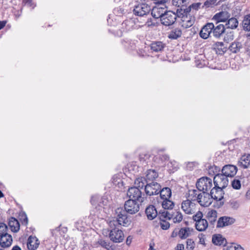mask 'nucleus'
Returning a JSON list of instances; mask_svg holds the SVG:
<instances>
[{
  "mask_svg": "<svg viewBox=\"0 0 250 250\" xmlns=\"http://www.w3.org/2000/svg\"><path fill=\"white\" fill-rule=\"evenodd\" d=\"M166 12L165 8L155 6L153 8L151 11V15L154 18H160V20H161V18Z\"/></svg>",
  "mask_w": 250,
  "mask_h": 250,
  "instance_id": "nucleus-21",
  "label": "nucleus"
},
{
  "mask_svg": "<svg viewBox=\"0 0 250 250\" xmlns=\"http://www.w3.org/2000/svg\"><path fill=\"white\" fill-rule=\"evenodd\" d=\"M146 213L147 218L152 220L158 215V212L153 206H149L146 209Z\"/></svg>",
  "mask_w": 250,
  "mask_h": 250,
  "instance_id": "nucleus-23",
  "label": "nucleus"
},
{
  "mask_svg": "<svg viewBox=\"0 0 250 250\" xmlns=\"http://www.w3.org/2000/svg\"><path fill=\"white\" fill-rule=\"evenodd\" d=\"M194 194L197 195V191L196 190H190L188 199L183 201L181 204V208L186 214H191L195 212L196 205L192 201V200L190 198H193V195Z\"/></svg>",
  "mask_w": 250,
  "mask_h": 250,
  "instance_id": "nucleus-1",
  "label": "nucleus"
},
{
  "mask_svg": "<svg viewBox=\"0 0 250 250\" xmlns=\"http://www.w3.org/2000/svg\"><path fill=\"white\" fill-rule=\"evenodd\" d=\"M234 39V34L233 32H227L225 37L224 40L227 42L232 41Z\"/></svg>",
  "mask_w": 250,
  "mask_h": 250,
  "instance_id": "nucleus-44",
  "label": "nucleus"
},
{
  "mask_svg": "<svg viewBox=\"0 0 250 250\" xmlns=\"http://www.w3.org/2000/svg\"><path fill=\"white\" fill-rule=\"evenodd\" d=\"M193 198H190L191 199L194 201L197 200L199 204L202 207H208L212 203V198L210 194L206 192H203L199 194L193 195Z\"/></svg>",
  "mask_w": 250,
  "mask_h": 250,
  "instance_id": "nucleus-3",
  "label": "nucleus"
},
{
  "mask_svg": "<svg viewBox=\"0 0 250 250\" xmlns=\"http://www.w3.org/2000/svg\"><path fill=\"white\" fill-rule=\"evenodd\" d=\"M203 213L202 212L199 211H198L195 215L192 216L193 220L197 223L199 222V221L203 219Z\"/></svg>",
  "mask_w": 250,
  "mask_h": 250,
  "instance_id": "nucleus-46",
  "label": "nucleus"
},
{
  "mask_svg": "<svg viewBox=\"0 0 250 250\" xmlns=\"http://www.w3.org/2000/svg\"><path fill=\"white\" fill-rule=\"evenodd\" d=\"M40 242L36 236H30L27 244L29 250H36L39 247Z\"/></svg>",
  "mask_w": 250,
  "mask_h": 250,
  "instance_id": "nucleus-19",
  "label": "nucleus"
},
{
  "mask_svg": "<svg viewBox=\"0 0 250 250\" xmlns=\"http://www.w3.org/2000/svg\"><path fill=\"white\" fill-rule=\"evenodd\" d=\"M189 0H172L173 6L182 8L186 7L189 3Z\"/></svg>",
  "mask_w": 250,
  "mask_h": 250,
  "instance_id": "nucleus-35",
  "label": "nucleus"
},
{
  "mask_svg": "<svg viewBox=\"0 0 250 250\" xmlns=\"http://www.w3.org/2000/svg\"><path fill=\"white\" fill-rule=\"evenodd\" d=\"M184 249V246L183 244H179L177 245L176 250H183Z\"/></svg>",
  "mask_w": 250,
  "mask_h": 250,
  "instance_id": "nucleus-56",
  "label": "nucleus"
},
{
  "mask_svg": "<svg viewBox=\"0 0 250 250\" xmlns=\"http://www.w3.org/2000/svg\"><path fill=\"white\" fill-rule=\"evenodd\" d=\"M98 243L103 248H107L109 247V244L103 239H99Z\"/></svg>",
  "mask_w": 250,
  "mask_h": 250,
  "instance_id": "nucleus-52",
  "label": "nucleus"
},
{
  "mask_svg": "<svg viewBox=\"0 0 250 250\" xmlns=\"http://www.w3.org/2000/svg\"><path fill=\"white\" fill-rule=\"evenodd\" d=\"M127 195L129 199H133L140 203L144 201V198L142 196V192L137 187H131L127 191Z\"/></svg>",
  "mask_w": 250,
  "mask_h": 250,
  "instance_id": "nucleus-8",
  "label": "nucleus"
},
{
  "mask_svg": "<svg viewBox=\"0 0 250 250\" xmlns=\"http://www.w3.org/2000/svg\"><path fill=\"white\" fill-rule=\"evenodd\" d=\"M7 227L5 224L0 222V236L7 233Z\"/></svg>",
  "mask_w": 250,
  "mask_h": 250,
  "instance_id": "nucleus-48",
  "label": "nucleus"
},
{
  "mask_svg": "<svg viewBox=\"0 0 250 250\" xmlns=\"http://www.w3.org/2000/svg\"><path fill=\"white\" fill-rule=\"evenodd\" d=\"M217 217V212L215 210L212 209L209 210L207 215V218L211 223H213L216 220Z\"/></svg>",
  "mask_w": 250,
  "mask_h": 250,
  "instance_id": "nucleus-34",
  "label": "nucleus"
},
{
  "mask_svg": "<svg viewBox=\"0 0 250 250\" xmlns=\"http://www.w3.org/2000/svg\"><path fill=\"white\" fill-rule=\"evenodd\" d=\"M140 202L135 200L129 199L125 202V211L130 214H135L139 211L140 209Z\"/></svg>",
  "mask_w": 250,
  "mask_h": 250,
  "instance_id": "nucleus-6",
  "label": "nucleus"
},
{
  "mask_svg": "<svg viewBox=\"0 0 250 250\" xmlns=\"http://www.w3.org/2000/svg\"><path fill=\"white\" fill-rule=\"evenodd\" d=\"M242 26L245 31H250V14L244 16L242 21Z\"/></svg>",
  "mask_w": 250,
  "mask_h": 250,
  "instance_id": "nucleus-31",
  "label": "nucleus"
},
{
  "mask_svg": "<svg viewBox=\"0 0 250 250\" xmlns=\"http://www.w3.org/2000/svg\"><path fill=\"white\" fill-rule=\"evenodd\" d=\"M0 237V246L2 248H7L11 245L13 240L11 235L6 233Z\"/></svg>",
  "mask_w": 250,
  "mask_h": 250,
  "instance_id": "nucleus-17",
  "label": "nucleus"
},
{
  "mask_svg": "<svg viewBox=\"0 0 250 250\" xmlns=\"http://www.w3.org/2000/svg\"><path fill=\"white\" fill-rule=\"evenodd\" d=\"M241 48V44L239 42H234L229 45V50L232 53H236L239 51Z\"/></svg>",
  "mask_w": 250,
  "mask_h": 250,
  "instance_id": "nucleus-33",
  "label": "nucleus"
},
{
  "mask_svg": "<svg viewBox=\"0 0 250 250\" xmlns=\"http://www.w3.org/2000/svg\"><path fill=\"white\" fill-rule=\"evenodd\" d=\"M238 21L236 18H231L228 19V21L226 25L227 27L230 29H235L237 27Z\"/></svg>",
  "mask_w": 250,
  "mask_h": 250,
  "instance_id": "nucleus-36",
  "label": "nucleus"
},
{
  "mask_svg": "<svg viewBox=\"0 0 250 250\" xmlns=\"http://www.w3.org/2000/svg\"><path fill=\"white\" fill-rule=\"evenodd\" d=\"M246 198H248V199H250V190H249L247 192V193H246Z\"/></svg>",
  "mask_w": 250,
  "mask_h": 250,
  "instance_id": "nucleus-62",
  "label": "nucleus"
},
{
  "mask_svg": "<svg viewBox=\"0 0 250 250\" xmlns=\"http://www.w3.org/2000/svg\"><path fill=\"white\" fill-rule=\"evenodd\" d=\"M181 31L180 30L176 29L172 31L168 35V37L172 39H176L181 35Z\"/></svg>",
  "mask_w": 250,
  "mask_h": 250,
  "instance_id": "nucleus-42",
  "label": "nucleus"
},
{
  "mask_svg": "<svg viewBox=\"0 0 250 250\" xmlns=\"http://www.w3.org/2000/svg\"><path fill=\"white\" fill-rule=\"evenodd\" d=\"M232 188L235 189H240L241 188V183L240 180L235 178L231 182Z\"/></svg>",
  "mask_w": 250,
  "mask_h": 250,
  "instance_id": "nucleus-43",
  "label": "nucleus"
},
{
  "mask_svg": "<svg viewBox=\"0 0 250 250\" xmlns=\"http://www.w3.org/2000/svg\"><path fill=\"white\" fill-rule=\"evenodd\" d=\"M108 204V201L106 198L105 197H101L100 198V201L98 203V206L99 207H101L104 208V206H107Z\"/></svg>",
  "mask_w": 250,
  "mask_h": 250,
  "instance_id": "nucleus-45",
  "label": "nucleus"
},
{
  "mask_svg": "<svg viewBox=\"0 0 250 250\" xmlns=\"http://www.w3.org/2000/svg\"><path fill=\"white\" fill-rule=\"evenodd\" d=\"M12 250H21V249L18 246H14Z\"/></svg>",
  "mask_w": 250,
  "mask_h": 250,
  "instance_id": "nucleus-64",
  "label": "nucleus"
},
{
  "mask_svg": "<svg viewBox=\"0 0 250 250\" xmlns=\"http://www.w3.org/2000/svg\"><path fill=\"white\" fill-rule=\"evenodd\" d=\"M22 223L24 224L25 225H27L28 223V219L26 215L25 216V218L23 220Z\"/></svg>",
  "mask_w": 250,
  "mask_h": 250,
  "instance_id": "nucleus-60",
  "label": "nucleus"
},
{
  "mask_svg": "<svg viewBox=\"0 0 250 250\" xmlns=\"http://www.w3.org/2000/svg\"><path fill=\"white\" fill-rule=\"evenodd\" d=\"M224 191L222 188H212L210 191V197L216 201L221 200L224 197Z\"/></svg>",
  "mask_w": 250,
  "mask_h": 250,
  "instance_id": "nucleus-15",
  "label": "nucleus"
},
{
  "mask_svg": "<svg viewBox=\"0 0 250 250\" xmlns=\"http://www.w3.org/2000/svg\"><path fill=\"white\" fill-rule=\"evenodd\" d=\"M146 177L147 179L151 181L156 178L158 177V174L155 170L149 169L147 171Z\"/></svg>",
  "mask_w": 250,
  "mask_h": 250,
  "instance_id": "nucleus-41",
  "label": "nucleus"
},
{
  "mask_svg": "<svg viewBox=\"0 0 250 250\" xmlns=\"http://www.w3.org/2000/svg\"><path fill=\"white\" fill-rule=\"evenodd\" d=\"M230 15L227 11H222L216 13L213 18V19L216 22H225L228 20Z\"/></svg>",
  "mask_w": 250,
  "mask_h": 250,
  "instance_id": "nucleus-18",
  "label": "nucleus"
},
{
  "mask_svg": "<svg viewBox=\"0 0 250 250\" xmlns=\"http://www.w3.org/2000/svg\"><path fill=\"white\" fill-rule=\"evenodd\" d=\"M222 172V174L224 175L227 178L228 177H232L237 172V167L233 165H226L223 167Z\"/></svg>",
  "mask_w": 250,
  "mask_h": 250,
  "instance_id": "nucleus-14",
  "label": "nucleus"
},
{
  "mask_svg": "<svg viewBox=\"0 0 250 250\" xmlns=\"http://www.w3.org/2000/svg\"><path fill=\"white\" fill-rule=\"evenodd\" d=\"M195 247L194 242L191 239H188L187 240L186 248L188 250H192Z\"/></svg>",
  "mask_w": 250,
  "mask_h": 250,
  "instance_id": "nucleus-47",
  "label": "nucleus"
},
{
  "mask_svg": "<svg viewBox=\"0 0 250 250\" xmlns=\"http://www.w3.org/2000/svg\"><path fill=\"white\" fill-rule=\"evenodd\" d=\"M158 203H160L165 209H172L174 207V202L170 199L159 200Z\"/></svg>",
  "mask_w": 250,
  "mask_h": 250,
  "instance_id": "nucleus-24",
  "label": "nucleus"
},
{
  "mask_svg": "<svg viewBox=\"0 0 250 250\" xmlns=\"http://www.w3.org/2000/svg\"><path fill=\"white\" fill-rule=\"evenodd\" d=\"M214 28V24L212 23L206 24L200 32V37L204 39H208L211 33H212V29Z\"/></svg>",
  "mask_w": 250,
  "mask_h": 250,
  "instance_id": "nucleus-13",
  "label": "nucleus"
},
{
  "mask_svg": "<svg viewBox=\"0 0 250 250\" xmlns=\"http://www.w3.org/2000/svg\"><path fill=\"white\" fill-rule=\"evenodd\" d=\"M224 250H244V249L240 245L232 243L226 246Z\"/></svg>",
  "mask_w": 250,
  "mask_h": 250,
  "instance_id": "nucleus-40",
  "label": "nucleus"
},
{
  "mask_svg": "<svg viewBox=\"0 0 250 250\" xmlns=\"http://www.w3.org/2000/svg\"><path fill=\"white\" fill-rule=\"evenodd\" d=\"M212 31L213 36L218 38L225 32V28L223 24H220L216 27L214 26Z\"/></svg>",
  "mask_w": 250,
  "mask_h": 250,
  "instance_id": "nucleus-25",
  "label": "nucleus"
},
{
  "mask_svg": "<svg viewBox=\"0 0 250 250\" xmlns=\"http://www.w3.org/2000/svg\"><path fill=\"white\" fill-rule=\"evenodd\" d=\"M214 47L216 50L217 53L219 54H224L228 49L227 46L225 45L223 42H216L214 44Z\"/></svg>",
  "mask_w": 250,
  "mask_h": 250,
  "instance_id": "nucleus-28",
  "label": "nucleus"
},
{
  "mask_svg": "<svg viewBox=\"0 0 250 250\" xmlns=\"http://www.w3.org/2000/svg\"><path fill=\"white\" fill-rule=\"evenodd\" d=\"M136 21H138V19H129L125 20L122 23V26L123 28H125V30L126 31L134 29H138L143 25L136 23Z\"/></svg>",
  "mask_w": 250,
  "mask_h": 250,
  "instance_id": "nucleus-10",
  "label": "nucleus"
},
{
  "mask_svg": "<svg viewBox=\"0 0 250 250\" xmlns=\"http://www.w3.org/2000/svg\"><path fill=\"white\" fill-rule=\"evenodd\" d=\"M238 166L244 168H247L250 167V154H244L238 161Z\"/></svg>",
  "mask_w": 250,
  "mask_h": 250,
  "instance_id": "nucleus-20",
  "label": "nucleus"
},
{
  "mask_svg": "<svg viewBox=\"0 0 250 250\" xmlns=\"http://www.w3.org/2000/svg\"><path fill=\"white\" fill-rule=\"evenodd\" d=\"M26 3L28 5H29L30 6H32L34 7L35 5H33V4L32 3V0H26Z\"/></svg>",
  "mask_w": 250,
  "mask_h": 250,
  "instance_id": "nucleus-59",
  "label": "nucleus"
},
{
  "mask_svg": "<svg viewBox=\"0 0 250 250\" xmlns=\"http://www.w3.org/2000/svg\"><path fill=\"white\" fill-rule=\"evenodd\" d=\"M208 227V221L205 219H203L199 221V222L195 223V228L196 229L200 231L205 230Z\"/></svg>",
  "mask_w": 250,
  "mask_h": 250,
  "instance_id": "nucleus-30",
  "label": "nucleus"
},
{
  "mask_svg": "<svg viewBox=\"0 0 250 250\" xmlns=\"http://www.w3.org/2000/svg\"><path fill=\"white\" fill-rule=\"evenodd\" d=\"M117 217L116 220L109 222V226L112 228L113 226L123 225L126 226L129 224V220L126 215V212L121 208H118L116 211Z\"/></svg>",
  "mask_w": 250,
  "mask_h": 250,
  "instance_id": "nucleus-2",
  "label": "nucleus"
},
{
  "mask_svg": "<svg viewBox=\"0 0 250 250\" xmlns=\"http://www.w3.org/2000/svg\"><path fill=\"white\" fill-rule=\"evenodd\" d=\"M121 181V178L118 175H114L112 178V182L114 185H117Z\"/></svg>",
  "mask_w": 250,
  "mask_h": 250,
  "instance_id": "nucleus-53",
  "label": "nucleus"
},
{
  "mask_svg": "<svg viewBox=\"0 0 250 250\" xmlns=\"http://www.w3.org/2000/svg\"><path fill=\"white\" fill-rule=\"evenodd\" d=\"M235 219L232 217L223 216L220 218L217 222V227L222 228L233 224Z\"/></svg>",
  "mask_w": 250,
  "mask_h": 250,
  "instance_id": "nucleus-16",
  "label": "nucleus"
},
{
  "mask_svg": "<svg viewBox=\"0 0 250 250\" xmlns=\"http://www.w3.org/2000/svg\"><path fill=\"white\" fill-rule=\"evenodd\" d=\"M171 219H172V221L174 223H179L182 221L183 219V215L180 211H177L172 214V217Z\"/></svg>",
  "mask_w": 250,
  "mask_h": 250,
  "instance_id": "nucleus-37",
  "label": "nucleus"
},
{
  "mask_svg": "<svg viewBox=\"0 0 250 250\" xmlns=\"http://www.w3.org/2000/svg\"><path fill=\"white\" fill-rule=\"evenodd\" d=\"M160 198L159 200L170 199L171 196V191L169 188H164L159 191Z\"/></svg>",
  "mask_w": 250,
  "mask_h": 250,
  "instance_id": "nucleus-27",
  "label": "nucleus"
},
{
  "mask_svg": "<svg viewBox=\"0 0 250 250\" xmlns=\"http://www.w3.org/2000/svg\"><path fill=\"white\" fill-rule=\"evenodd\" d=\"M167 165L169 167H173L172 169H171L172 170H176L177 168H178V164L175 161L169 163L167 164Z\"/></svg>",
  "mask_w": 250,
  "mask_h": 250,
  "instance_id": "nucleus-54",
  "label": "nucleus"
},
{
  "mask_svg": "<svg viewBox=\"0 0 250 250\" xmlns=\"http://www.w3.org/2000/svg\"><path fill=\"white\" fill-rule=\"evenodd\" d=\"M146 183V181L144 177H141L136 178L134 182L135 185L137 188H143Z\"/></svg>",
  "mask_w": 250,
  "mask_h": 250,
  "instance_id": "nucleus-39",
  "label": "nucleus"
},
{
  "mask_svg": "<svg viewBox=\"0 0 250 250\" xmlns=\"http://www.w3.org/2000/svg\"><path fill=\"white\" fill-rule=\"evenodd\" d=\"M193 231V229L190 228H184L181 229L178 231V235L181 239H186L191 235Z\"/></svg>",
  "mask_w": 250,
  "mask_h": 250,
  "instance_id": "nucleus-26",
  "label": "nucleus"
},
{
  "mask_svg": "<svg viewBox=\"0 0 250 250\" xmlns=\"http://www.w3.org/2000/svg\"><path fill=\"white\" fill-rule=\"evenodd\" d=\"M150 10V6L146 3L139 4L134 9V13L138 16L143 17L146 15Z\"/></svg>",
  "mask_w": 250,
  "mask_h": 250,
  "instance_id": "nucleus-11",
  "label": "nucleus"
},
{
  "mask_svg": "<svg viewBox=\"0 0 250 250\" xmlns=\"http://www.w3.org/2000/svg\"><path fill=\"white\" fill-rule=\"evenodd\" d=\"M99 199V197H98L97 196H93L91 198V202L93 205L96 206V208H97V202Z\"/></svg>",
  "mask_w": 250,
  "mask_h": 250,
  "instance_id": "nucleus-55",
  "label": "nucleus"
},
{
  "mask_svg": "<svg viewBox=\"0 0 250 250\" xmlns=\"http://www.w3.org/2000/svg\"><path fill=\"white\" fill-rule=\"evenodd\" d=\"M177 231L174 230L171 233V237H175L177 235Z\"/></svg>",
  "mask_w": 250,
  "mask_h": 250,
  "instance_id": "nucleus-61",
  "label": "nucleus"
},
{
  "mask_svg": "<svg viewBox=\"0 0 250 250\" xmlns=\"http://www.w3.org/2000/svg\"><path fill=\"white\" fill-rule=\"evenodd\" d=\"M6 21H0V30L2 29L6 25Z\"/></svg>",
  "mask_w": 250,
  "mask_h": 250,
  "instance_id": "nucleus-58",
  "label": "nucleus"
},
{
  "mask_svg": "<svg viewBox=\"0 0 250 250\" xmlns=\"http://www.w3.org/2000/svg\"><path fill=\"white\" fill-rule=\"evenodd\" d=\"M212 241V243L216 245H224L226 243V239L220 234L213 235Z\"/></svg>",
  "mask_w": 250,
  "mask_h": 250,
  "instance_id": "nucleus-29",
  "label": "nucleus"
},
{
  "mask_svg": "<svg viewBox=\"0 0 250 250\" xmlns=\"http://www.w3.org/2000/svg\"><path fill=\"white\" fill-rule=\"evenodd\" d=\"M217 0H207L205 3L204 5L206 7H209L214 5L216 2Z\"/></svg>",
  "mask_w": 250,
  "mask_h": 250,
  "instance_id": "nucleus-51",
  "label": "nucleus"
},
{
  "mask_svg": "<svg viewBox=\"0 0 250 250\" xmlns=\"http://www.w3.org/2000/svg\"><path fill=\"white\" fill-rule=\"evenodd\" d=\"M164 44L161 42H156L151 44V49L155 52L161 51L163 50Z\"/></svg>",
  "mask_w": 250,
  "mask_h": 250,
  "instance_id": "nucleus-32",
  "label": "nucleus"
},
{
  "mask_svg": "<svg viewBox=\"0 0 250 250\" xmlns=\"http://www.w3.org/2000/svg\"><path fill=\"white\" fill-rule=\"evenodd\" d=\"M110 229L109 238L110 240L114 243L122 242L124 239V234L123 231L118 228V226H113L112 228L110 227Z\"/></svg>",
  "mask_w": 250,
  "mask_h": 250,
  "instance_id": "nucleus-4",
  "label": "nucleus"
},
{
  "mask_svg": "<svg viewBox=\"0 0 250 250\" xmlns=\"http://www.w3.org/2000/svg\"><path fill=\"white\" fill-rule=\"evenodd\" d=\"M212 186V180L207 177L200 178L196 183L197 188L203 192H207L211 189Z\"/></svg>",
  "mask_w": 250,
  "mask_h": 250,
  "instance_id": "nucleus-5",
  "label": "nucleus"
},
{
  "mask_svg": "<svg viewBox=\"0 0 250 250\" xmlns=\"http://www.w3.org/2000/svg\"><path fill=\"white\" fill-rule=\"evenodd\" d=\"M8 225L12 232H17L20 229V223L19 221L14 217H11L9 219Z\"/></svg>",
  "mask_w": 250,
  "mask_h": 250,
  "instance_id": "nucleus-22",
  "label": "nucleus"
},
{
  "mask_svg": "<svg viewBox=\"0 0 250 250\" xmlns=\"http://www.w3.org/2000/svg\"><path fill=\"white\" fill-rule=\"evenodd\" d=\"M158 215L161 220H170L172 217V214L165 210H161Z\"/></svg>",
  "mask_w": 250,
  "mask_h": 250,
  "instance_id": "nucleus-38",
  "label": "nucleus"
},
{
  "mask_svg": "<svg viewBox=\"0 0 250 250\" xmlns=\"http://www.w3.org/2000/svg\"><path fill=\"white\" fill-rule=\"evenodd\" d=\"M177 18L176 14L171 11H167L161 18V23L165 26L172 25L175 21Z\"/></svg>",
  "mask_w": 250,
  "mask_h": 250,
  "instance_id": "nucleus-7",
  "label": "nucleus"
},
{
  "mask_svg": "<svg viewBox=\"0 0 250 250\" xmlns=\"http://www.w3.org/2000/svg\"><path fill=\"white\" fill-rule=\"evenodd\" d=\"M161 223V227L164 230H167L169 228L170 224L168 222L165 221V220H162Z\"/></svg>",
  "mask_w": 250,
  "mask_h": 250,
  "instance_id": "nucleus-50",
  "label": "nucleus"
},
{
  "mask_svg": "<svg viewBox=\"0 0 250 250\" xmlns=\"http://www.w3.org/2000/svg\"><path fill=\"white\" fill-rule=\"evenodd\" d=\"M150 156L147 154L142 153L140 155L139 159L142 163H147Z\"/></svg>",
  "mask_w": 250,
  "mask_h": 250,
  "instance_id": "nucleus-49",
  "label": "nucleus"
},
{
  "mask_svg": "<svg viewBox=\"0 0 250 250\" xmlns=\"http://www.w3.org/2000/svg\"><path fill=\"white\" fill-rule=\"evenodd\" d=\"M161 189L160 185L157 182H152L150 184H147L145 186V191L146 194L149 196L159 193Z\"/></svg>",
  "mask_w": 250,
  "mask_h": 250,
  "instance_id": "nucleus-12",
  "label": "nucleus"
},
{
  "mask_svg": "<svg viewBox=\"0 0 250 250\" xmlns=\"http://www.w3.org/2000/svg\"><path fill=\"white\" fill-rule=\"evenodd\" d=\"M214 186L216 188H224L228 185V178L222 174L216 175L213 179Z\"/></svg>",
  "mask_w": 250,
  "mask_h": 250,
  "instance_id": "nucleus-9",
  "label": "nucleus"
},
{
  "mask_svg": "<svg viewBox=\"0 0 250 250\" xmlns=\"http://www.w3.org/2000/svg\"><path fill=\"white\" fill-rule=\"evenodd\" d=\"M233 204V207L237 208L239 207V203L237 202H234Z\"/></svg>",
  "mask_w": 250,
  "mask_h": 250,
  "instance_id": "nucleus-63",
  "label": "nucleus"
},
{
  "mask_svg": "<svg viewBox=\"0 0 250 250\" xmlns=\"http://www.w3.org/2000/svg\"><path fill=\"white\" fill-rule=\"evenodd\" d=\"M132 237L131 236H129L127 237L126 240V244L127 245L129 246L132 242Z\"/></svg>",
  "mask_w": 250,
  "mask_h": 250,
  "instance_id": "nucleus-57",
  "label": "nucleus"
}]
</instances>
